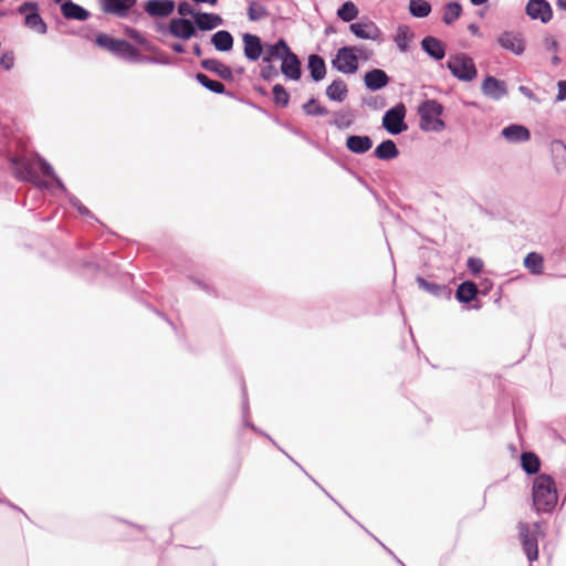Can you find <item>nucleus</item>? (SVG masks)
<instances>
[{
	"label": "nucleus",
	"mask_w": 566,
	"mask_h": 566,
	"mask_svg": "<svg viewBox=\"0 0 566 566\" xmlns=\"http://www.w3.org/2000/svg\"><path fill=\"white\" fill-rule=\"evenodd\" d=\"M473 6H481L486 3L489 0H470Z\"/></svg>",
	"instance_id": "nucleus-59"
},
{
	"label": "nucleus",
	"mask_w": 566,
	"mask_h": 566,
	"mask_svg": "<svg viewBox=\"0 0 566 566\" xmlns=\"http://www.w3.org/2000/svg\"><path fill=\"white\" fill-rule=\"evenodd\" d=\"M18 11L20 13H25V15L30 12H36L38 11V4L35 2H24L18 8Z\"/></svg>",
	"instance_id": "nucleus-52"
},
{
	"label": "nucleus",
	"mask_w": 566,
	"mask_h": 566,
	"mask_svg": "<svg viewBox=\"0 0 566 566\" xmlns=\"http://www.w3.org/2000/svg\"><path fill=\"white\" fill-rule=\"evenodd\" d=\"M211 43L217 51L228 52L233 48V36L229 31L220 30L211 36Z\"/></svg>",
	"instance_id": "nucleus-27"
},
{
	"label": "nucleus",
	"mask_w": 566,
	"mask_h": 566,
	"mask_svg": "<svg viewBox=\"0 0 566 566\" xmlns=\"http://www.w3.org/2000/svg\"><path fill=\"white\" fill-rule=\"evenodd\" d=\"M533 503L538 512L551 511L557 503L555 482L548 474H539L533 483Z\"/></svg>",
	"instance_id": "nucleus-2"
},
{
	"label": "nucleus",
	"mask_w": 566,
	"mask_h": 566,
	"mask_svg": "<svg viewBox=\"0 0 566 566\" xmlns=\"http://www.w3.org/2000/svg\"><path fill=\"white\" fill-rule=\"evenodd\" d=\"M15 166H17V176L21 180L34 182L41 188L48 187V185L45 182L38 181L36 168H39L43 175H45L48 177H52L53 180L55 181L56 186L61 190L65 191V187H64L63 182L54 174V169L52 168V166L42 157L38 156L32 160H27V159L17 160Z\"/></svg>",
	"instance_id": "nucleus-1"
},
{
	"label": "nucleus",
	"mask_w": 566,
	"mask_h": 566,
	"mask_svg": "<svg viewBox=\"0 0 566 566\" xmlns=\"http://www.w3.org/2000/svg\"><path fill=\"white\" fill-rule=\"evenodd\" d=\"M552 61H553V64H555V65H557L560 62V60L557 55H554Z\"/></svg>",
	"instance_id": "nucleus-61"
},
{
	"label": "nucleus",
	"mask_w": 566,
	"mask_h": 566,
	"mask_svg": "<svg viewBox=\"0 0 566 566\" xmlns=\"http://www.w3.org/2000/svg\"><path fill=\"white\" fill-rule=\"evenodd\" d=\"M70 203L82 214V216H91V211L81 203V201L74 197L70 196Z\"/></svg>",
	"instance_id": "nucleus-49"
},
{
	"label": "nucleus",
	"mask_w": 566,
	"mask_h": 566,
	"mask_svg": "<svg viewBox=\"0 0 566 566\" xmlns=\"http://www.w3.org/2000/svg\"><path fill=\"white\" fill-rule=\"evenodd\" d=\"M525 11L532 20H539L542 23H548L553 18L552 7L546 0H530Z\"/></svg>",
	"instance_id": "nucleus-9"
},
{
	"label": "nucleus",
	"mask_w": 566,
	"mask_h": 566,
	"mask_svg": "<svg viewBox=\"0 0 566 566\" xmlns=\"http://www.w3.org/2000/svg\"><path fill=\"white\" fill-rule=\"evenodd\" d=\"M273 99L275 104L285 107L289 104L290 95L281 84L273 86Z\"/></svg>",
	"instance_id": "nucleus-42"
},
{
	"label": "nucleus",
	"mask_w": 566,
	"mask_h": 566,
	"mask_svg": "<svg viewBox=\"0 0 566 566\" xmlns=\"http://www.w3.org/2000/svg\"><path fill=\"white\" fill-rule=\"evenodd\" d=\"M557 86H558L557 101H565L566 99V81H559Z\"/></svg>",
	"instance_id": "nucleus-54"
},
{
	"label": "nucleus",
	"mask_w": 566,
	"mask_h": 566,
	"mask_svg": "<svg viewBox=\"0 0 566 566\" xmlns=\"http://www.w3.org/2000/svg\"><path fill=\"white\" fill-rule=\"evenodd\" d=\"M557 6L559 9L566 10V0H557Z\"/></svg>",
	"instance_id": "nucleus-60"
},
{
	"label": "nucleus",
	"mask_w": 566,
	"mask_h": 566,
	"mask_svg": "<svg viewBox=\"0 0 566 566\" xmlns=\"http://www.w3.org/2000/svg\"><path fill=\"white\" fill-rule=\"evenodd\" d=\"M25 25L40 34L46 33V23L36 12H30L25 15Z\"/></svg>",
	"instance_id": "nucleus-37"
},
{
	"label": "nucleus",
	"mask_w": 566,
	"mask_h": 566,
	"mask_svg": "<svg viewBox=\"0 0 566 566\" xmlns=\"http://www.w3.org/2000/svg\"><path fill=\"white\" fill-rule=\"evenodd\" d=\"M544 45H545V49L549 52H556L558 50V42L557 40L552 36V35H548L544 39Z\"/></svg>",
	"instance_id": "nucleus-51"
},
{
	"label": "nucleus",
	"mask_w": 566,
	"mask_h": 566,
	"mask_svg": "<svg viewBox=\"0 0 566 566\" xmlns=\"http://www.w3.org/2000/svg\"><path fill=\"white\" fill-rule=\"evenodd\" d=\"M0 65L7 71L11 70L14 65L13 54L11 52L3 53L0 57Z\"/></svg>",
	"instance_id": "nucleus-47"
},
{
	"label": "nucleus",
	"mask_w": 566,
	"mask_h": 566,
	"mask_svg": "<svg viewBox=\"0 0 566 566\" xmlns=\"http://www.w3.org/2000/svg\"><path fill=\"white\" fill-rule=\"evenodd\" d=\"M196 78L203 87L213 93L223 94L226 92V87L221 82L211 80L203 73H198Z\"/></svg>",
	"instance_id": "nucleus-38"
},
{
	"label": "nucleus",
	"mask_w": 566,
	"mask_h": 566,
	"mask_svg": "<svg viewBox=\"0 0 566 566\" xmlns=\"http://www.w3.org/2000/svg\"><path fill=\"white\" fill-rule=\"evenodd\" d=\"M61 11L65 19L84 21L90 17V13L83 7L74 3L72 0H64L61 4Z\"/></svg>",
	"instance_id": "nucleus-22"
},
{
	"label": "nucleus",
	"mask_w": 566,
	"mask_h": 566,
	"mask_svg": "<svg viewBox=\"0 0 566 566\" xmlns=\"http://www.w3.org/2000/svg\"><path fill=\"white\" fill-rule=\"evenodd\" d=\"M178 13L182 17H187V15H190L192 18H195L196 13L191 7V4H189L188 2L184 1V2H180L178 4Z\"/></svg>",
	"instance_id": "nucleus-48"
},
{
	"label": "nucleus",
	"mask_w": 566,
	"mask_h": 566,
	"mask_svg": "<svg viewBox=\"0 0 566 566\" xmlns=\"http://www.w3.org/2000/svg\"><path fill=\"white\" fill-rule=\"evenodd\" d=\"M469 29H470L472 32H476V31H478V27H476V25H474V24H471V25L469 27Z\"/></svg>",
	"instance_id": "nucleus-62"
},
{
	"label": "nucleus",
	"mask_w": 566,
	"mask_h": 566,
	"mask_svg": "<svg viewBox=\"0 0 566 566\" xmlns=\"http://www.w3.org/2000/svg\"><path fill=\"white\" fill-rule=\"evenodd\" d=\"M373 146L369 136L350 135L346 140V147L355 154H365Z\"/></svg>",
	"instance_id": "nucleus-25"
},
{
	"label": "nucleus",
	"mask_w": 566,
	"mask_h": 566,
	"mask_svg": "<svg viewBox=\"0 0 566 566\" xmlns=\"http://www.w3.org/2000/svg\"><path fill=\"white\" fill-rule=\"evenodd\" d=\"M175 7L176 4L172 0H148L144 6V10L150 17L165 18L174 12Z\"/></svg>",
	"instance_id": "nucleus-12"
},
{
	"label": "nucleus",
	"mask_w": 566,
	"mask_h": 566,
	"mask_svg": "<svg viewBox=\"0 0 566 566\" xmlns=\"http://www.w3.org/2000/svg\"><path fill=\"white\" fill-rule=\"evenodd\" d=\"M364 82L368 90L378 91L389 83V77L385 71L374 69L365 74Z\"/></svg>",
	"instance_id": "nucleus-20"
},
{
	"label": "nucleus",
	"mask_w": 566,
	"mask_h": 566,
	"mask_svg": "<svg viewBox=\"0 0 566 566\" xmlns=\"http://www.w3.org/2000/svg\"><path fill=\"white\" fill-rule=\"evenodd\" d=\"M170 48H171V50H172L174 52H176V53H184V52H185V48H184V45H182V44H180V43H174V44H171V46H170Z\"/></svg>",
	"instance_id": "nucleus-56"
},
{
	"label": "nucleus",
	"mask_w": 566,
	"mask_h": 566,
	"mask_svg": "<svg viewBox=\"0 0 566 566\" xmlns=\"http://www.w3.org/2000/svg\"><path fill=\"white\" fill-rule=\"evenodd\" d=\"M518 91L527 98L530 99H535V95L534 93L532 92L531 88H528L527 86H524V85H521L518 87Z\"/></svg>",
	"instance_id": "nucleus-55"
},
{
	"label": "nucleus",
	"mask_w": 566,
	"mask_h": 566,
	"mask_svg": "<svg viewBox=\"0 0 566 566\" xmlns=\"http://www.w3.org/2000/svg\"><path fill=\"white\" fill-rule=\"evenodd\" d=\"M337 15L345 22H350L358 15V9L354 2L347 1L337 10Z\"/></svg>",
	"instance_id": "nucleus-39"
},
{
	"label": "nucleus",
	"mask_w": 566,
	"mask_h": 566,
	"mask_svg": "<svg viewBox=\"0 0 566 566\" xmlns=\"http://www.w3.org/2000/svg\"><path fill=\"white\" fill-rule=\"evenodd\" d=\"M53 1H54V2H56V3H61V4H62V2H63L64 0H53Z\"/></svg>",
	"instance_id": "nucleus-63"
},
{
	"label": "nucleus",
	"mask_w": 566,
	"mask_h": 566,
	"mask_svg": "<svg viewBox=\"0 0 566 566\" xmlns=\"http://www.w3.org/2000/svg\"><path fill=\"white\" fill-rule=\"evenodd\" d=\"M269 15L266 7L260 1H250L248 6V18L252 22L260 21Z\"/></svg>",
	"instance_id": "nucleus-35"
},
{
	"label": "nucleus",
	"mask_w": 566,
	"mask_h": 566,
	"mask_svg": "<svg viewBox=\"0 0 566 566\" xmlns=\"http://www.w3.org/2000/svg\"><path fill=\"white\" fill-rule=\"evenodd\" d=\"M447 67L454 77L464 82H471L478 74L473 60L463 53L450 56Z\"/></svg>",
	"instance_id": "nucleus-5"
},
{
	"label": "nucleus",
	"mask_w": 566,
	"mask_h": 566,
	"mask_svg": "<svg viewBox=\"0 0 566 566\" xmlns=\"http://www.w3.org/2000/svg\"><path fill=\"white\" fill-rule=\"evenodd\" d=\"M501 134L509 143L513 144L525 143L531 138L528 128L520 124H511L504 127Z\"/></svg>",
	"instance_id": "nucleus-17"
},
{
	"label": "nucleus",
	"mask_w": 566,
	"mask_h": 566,
	"mask_svg": "<svg viewBox=\"0 0 566 566\" xmlns=\"http://www.w3.org/2000/svg\"><path fill=\"white\" fill-rule=\"evenodd\" d=\"M416 281H417V284L419 285V287L421 290H423V291H426L429 294L434 295V296L440 295V293L443 290L442 285H439V284H437L434 282H429V281L424 280L421 276H417Z\"/></svg>",
	"instance_id": "nucleus-41"
},
{
	"label": "nucleus",
	"mask_w": 566,
	"mask_h": 566,
	"mask_svg": "<svg viewBox=\"0 0 566 566\" xmlns=\"http://www.w3.org/2000/svg\"><path fill=\"white\" fill-rule=\"evenodd\" d=\"M201 66L212 73H216L218 76H220L223 80H232L233 73L232 70L226 65L224 63L220 62L216 59H206L201 61Z\"/></svg>",
	"instance_id": "nucleus-23"
},
{
	"label": "nucleus",
	"mask_w": 566,
	"mask_h": 566,
	"mask_svg": "<svg viewBox=\"0 0 566 566\" xmlns=\"http://www.w3.org/2000/svg\"><path fill=\"white\" fill-rule=\"evenodd\" d=\"M521 464L527 474H535L539 470L541 462L538 457L533 452H523L521 455Z\"/></svg>",
	"instance_id": "nucleus-34"
},
{
	"label": "nucleus",
	"mask_w": 566,
	"mask_h": 566,
	"mask_svg": "<svg viewBox=\"0 0 566 566\" xmlns=\"http://www.w3.org/2000/svg\"><path fill=\"white\" fill-rule=\"evenodd\" d=\"M113 54L130 62H138L142 60L138 50L125 40L117 41Z\"/></svg>",
	"instance_id": "nucleus-24"
},
{
	"label": "nucleus",
	"mask_w": 566,
	"mask_h": 566,
	"mask_svg": "<svg viewBox=\"0 0 566 566\" xmlns=\"http://www.w3.org/2000/svg\"><path fill=\"white\" fill-rule=\"evenodd\" d=\"M422 50L436 61H440L446 55V46L439 39L428 35L421 41Z\"/></svg>",
	"instance_id": "nucleus-19"
},
{
	"label": "nucleus",
	"mask_w": 566,
	"mask_h": 566,
	"mask_svg": "<svg viewBox=\"0 0 566 566\" xmlns=\"http://www.w3.org/2000/svg\"><path fill=\"white\" fill-rule=\"evenodd\" d=\"M462 7L458 2H449L443 12L442 20L446 24L453 23L461 15Z\"/></svg>",
	"instance_id": "nucleus-40"
},
{
	"label": "nucleus",
	"mask_w": 566,
	"mask_h": 566,
	"mask_svg": "<svg viewBox=\"0 0 566 566\" xmlns=\"http://www.w3.org/2000/svg\"><path fill=\"white\" fill-rule=\"evenodd\" d=\"M409 11L416 18H426L431 12V4L426 0H410Z\"/></svg>",
	"instance_id": "nucleus-36"
},
{
	"label": "nucleus",
	"mask_w": 566,
	"mask_h": 566,
	"mask_svg": "<svg viewBox=\"0 0 566 566\" xmlns=\"http://www.w3.org/2000/svg\"><path fill=\"white\" fill-rule=\"evenodd\" d=\"M244 55L250 61H256L263 53V45L258 35L244 33L242 35Z\"/></svg>",
	"instance_id": "nucleus-16"
},
{
	"label": "nucleus",
	"mask_w": 566,
	"mask_h": 566,
	"mask_svg": "<svg viewBox=\"0 0 566 566\" xmlns=\"http://www.w3.org/2000/svg\"><path fill=\"white\" fill-rule=\"evenodd\" d=\"M303 109L307 115L324 116L328 113L327 108L321 106L315 98H311L303 105Z\"/></svg>",
	"instance_id": "nucleus-43"
},
{
	"label": "nucleus",
	"mask_w": 566,
	"mask_h": 566,
	"mask_svg": "<svg viewBox=\"0 0 566 566\" xmlns=\"http://www.w3.org/2000/svg\"><path fill=\"white\" fill-rule=\"evenodd\" d=\"M196 3H208L210 6H216L218 0H192Z\"/></svg>",
	"instance_id": "nucleus-57"
},
{
	"label": "nucleus",
	"mask_w": 566,
	"mask_h": 566,
	"mask_svg": "<svg viewBox=\"0 0 566 566\" xmlns=\"http://www.w3.org/2000/svg\"><path fill=\"white\" fill-rule=\"evenodd\" d=\"M193 53H195V55H197V56H200V55L202 54V51H201V48H200V45H199V44H195V46H193Z\"/></svg>",
	"instance_id": "nucleus-58"
},
{
	"label": "nucleus",
	"mask_w": 566,
	"mask_h": 566,
	"mask_svg": "<svg viewBox=\"0 0 566 566\" xmlns=\"http://www.w3.org/2000/svg\"><path fill=\"white\" fill-rule=\"evenodd\" d=\"M349 29L358 39L364 40H378L381 34L379 28L371 21L352 23Z\"/></svg>",
	"instance_id": "nucleus-15"
},
{
	"label": "nucleus",
	"mask_w": 566,
	"mask_h": 566,
	"mask_svg": "<svg viewBox=\"0 0 566 566\" xmlns=\"http://www.w3.org/2000/svg\"><path fill=\"white\" fill-rule=\"evenodd\" d=\"M349 48L353 50V53L357 60L361 59L367 61L373 54V51L365 45H352Z\"/></svg>",
	"instance_id": "nucleus-45"
},
{
	"label": "nucleus",
	"mask_w": 566,
	"mask_h": 566,
	"mask_svg": "<svg viewBox=\"0 0 566 566\" xmlns=\"http://www.w3.org/2000/svg\"><path fill=\"white\" fill-rule=\"evenodd\" d=\"M375 156L381 160H390L399 155V150L391 139L381 142L375 149Z\"/></svg>",
	"instance_id": "nucleus-30"
},
{
	"label": "nucleus",
	"mask_w": 566,
	"mask_h": 566,
	"mask_svg": "<svg viewBox=\"0 0 566 566\" xmlns=\"http://www.w3.org/2000/svg\"><path fill=\"white\" fill-rule=\"evenodd\" d=\"M482 266L483 262L478 258H470L468 260V268L474 274L479 273L482 270Z\"/></svg>",
	"instance_id": "nucleus-50"
},
{
	"label": "nucleus",
	"mask_w": 566,
	"mask_h": 566,
	"mask_svg": "<svg viewBox=\"0 0 566 566\" xmlns=\"http://www.w3.org/2000/svg\"><path fill=\"white\" fill-rule=\"evenodd\" d=\"M332 66L340 73L354 74L358 70V62L349 46L337 50L332 60Z\"/></svg>",
	"instance_id": "nucleus-7"
},
{
	"label": "nucleus",
	"mask_w": 566,
	"mask_h": 566,
	"mask_svg": "<svg viewBox=\"0 0 566 566\" xmlns=\"http://www.w3.org/2000/svg\"><path fill=\"white\" fill-rule=\"evenodd\" d=\"M127 34L130 39L135 40L136 42H138L140 44L145 43V39L137 30L129 29V30H127Z\"/></svg>",
	"instance_id": "nucleus-53"
},
{
	"label": "nucleus",
	"mask_w": 566,
	"mask_h": 566,
	"mask_svg": "<svg viewBox=\"0 0 566 566\" xmlns=\"http://www.w3.org/2000/svg\"><path fill=\"white\" fill-rule=\"evenodd\" d=\"M443 106L434 99H426L419 106L420 128L424 132H441L446 124L440 118Z\"/></svg>",
	"instance_id": "nucleus-4"
},
{
	"label": "nucleus",
	"mask_w": 566,
	"mask_h": 566,
	"mask_svg": "<svg viewBox=\"0 0 566 566\" xmlns=\"http://www.w3.org/2000/svg\"><path fill=\"white\" fill-rule=\"evenodd\" d=\"M406 107L402 103L389 108L382 117L384 128L392 134L398 135L407 130L408 126L405 123Z\"/></svg>",
	"instance_id": "nucleus-6"
},
{
	"label": "nucleus",
	"mask_w": 566,
	"mask_h": 566,
	"mask_svg": "<svg viewBox=\"0 0 566 566\" xmlns=\"http://www.w3.org/2000/svg\"><path fill=\"white\" fill-rule=\"evenodd\" d=\"M552 153L556 170L559 172L566 170V145L560 140H554L552 143Z\"/></svg>",
	"instance_id": "nucleus-31"
},
{
	"label": "nucleus",
	"mask_w": 566,
	"mask_h": 566,
	"mask_svg": "<svg viewBox=\"0 0 566 566\" xmlns=\"http://www.w3.org/2000/svg\"><path fill=\"white\" fill-rule=\"evenodd\" d=\"M277 75H279V72H277L276 67L270 63H268V65H265L261 69V76H262V78H264L266 81H271V80L277 77Z\"/></svg>",
	"instance_id": "nucleus-46"
},
{
	"label": "nucleus",
	"mask_w": 566,
	"mask_h": 566,
	"mask_svg": "<svg viewBox=\"0 0 566 566\" xmlns=\"http://www.w3.org/2000/svg\"><path fill=\"white\" fill-rule=\"evenodd\" d=\"M348 88L343 80L333 81L326 88V95L331 101L343 102L347 97Z\"/></svg>",
	"instance_id": "nucleus-29"
},
{
	"label": "nucleus",
	"mask_w": 566,
	"mask_h": 566,
	"mask_svg": "<svg viewBox=\"0 0 566 566\" xmlns=\"http://www.w3.org/2000/svg\"><path fill=\"white\" fill-rule=\"evenodd\" d=\"M290 46L286 41L280 39L276 43L266 45L263 54V62L271 63L273 60H283L290 51Z\"/></svg>",
	"instance_id": "nucleus-21"
},
{
	"label": "nucleus",
	"mask_w": 566,
	"mask_h": 566,
	"mask_svg": "<svg viewBox=\"0 0 566 566\" xmlns=\"http://www.w3.org/2000/svg\"><path fill=\"white\" fill-rule=\"evenodd\" d=\"M282 74L290 80L298 81L302 75L301 61L297 55L291 50L284 56L281 63Z\"/></svg>",
	"instance_id": "nucleus-13"
},
{
	"label": "nucleus",
	"mask_w": 566,
	"mask_h": 566,
	"mask_svg": "<svg viewBox=\"0 0 566 566\" xmlns=\"http://www.w3.org/2000/svg\"><path fill=\"white\" fill-rule=\"evenodd\" d=\"M169 33L181 40H189L197 34L195 22L186 18H174L168 24Z\"/></svg>",
	"instance_id": "nucleus-8"
},
{
	"label": "nucleus",
	"mask_w": 566,
	"mask_h": 566,
	"mask_svg": "<svg viewBox=\"0 0 566 566\" xmlns=\"http://www.w3.org/2000/svg\"><path fill=\"white\" fill-rule=\"evenodd\" d=\"M518 537L523 546V551L528 559L533 563L538 558V536H544L538 522L526 523L520 522L517 525Z\"/></svg>",
	"instance_id": "nucleus-3"
},
{
	"label": "nucleus",
	"mask_w": 566,
	"mask_h": 566,
	"mask_svg": "<svg viewBox=\"0 0 566 566\" xmlns=\"http://www.w3.org/2000/svg\"><path fill=\"white\" fill-rule=\"evenodd\" d=\"M136 1L137 0H101V6L105 13L125 18L129 10L136 4Z\"/></svg>",
	"instance_id": "nucleus-14"
},
{
	"label": "nucleus",
	"mask_w": 566,
	"mask_h": 566,
	"mask_svg": "<svg viewBox=\"0 0 566 566\" xmlns=\"http://www.w3.org/2000/svg\"><path fill=\"white\" fill-rule=\"evenodd\" d=\"M117 41L118 39H114L107 34H104V33H99L96 35V39H95V43L101 46V48H104L106 49L107 51L112 52L114 51L115 49V45L117 44Z\"/></svg>",
	"instance_id": "nucleus-44"
},
{
	"label": "nucleus",
	"mask_w": 566,
	"mask_h": 566,
	"mask_svg": "<svg viewBox=\"0 0 566 566\" xmlns=\"http://www.w3.org/2000/svg\"><path fill=\"white\" fill-rule=\"evenodd\" d=\"M476 295L478 286L471 281L461 283L455 291V297L460 303H470Z\"/></svg>",
	"instance_id": "nucleus-28"
},
{
	"label": "nucleus",
	"mask_w": 566,
	"mask_h": 566,
	"mask_svg": "<svg viewBox=\"0 0 566 566\" xmlns=\"http://www.w3.org/2000/svg\"><path fill=\"white\" fill-rule=\"evenodd\" d=\"M497 43L504 50L511 51L516 55H521L525 50L524 41L521 34L511 31L501 33L497 38Z\"/></svg>",
	"instance_id": "nucleus-11"
},
{
	"label": "nucleus",
	"mask_w": 566,
	"mask_h": 566,
	"mask_svg": "<svg viewBox=\"0 0 566 566\" xmlns=\"http://www.w3.org/2000/svg\"><path fill=\"white\" fill-rule=\"evenodd\" d=\"M481 91L486 97L499 101L507 94V86L504 81L486 76L481 85Z\"/></svg>",
	"instance_id": "nucleus-10"
},
{
	"label": "nucleus",
	"mask_w": 566,
	"mask_h": 566,
	"mask_svg": "<svg viewBox=\"0 0 566 566\" xmlns=\"http://www.w3.org/2000/svg\"><path fill=\"white\" fill-rule=\"evenodd\" d=\"M307 67L310 70L311 77L315 82L322 81L326 75L325 61L317 54H311L308 56Z\"/></svg>",
	"instance_id": "nucleus-26"
},
{
	"label": "nucleus",
	"mask_w": 566,
	"mask_h": 566,
	"mask_svg": "<svg viewBox=\"0 0 566 566\" xmlns=\"http://www.w3.org/2000/svg\"><path fill=\"white\" fill-rule=\"evenodd\" d=\"M543 263H544V260H543L542 255L536 252L528 253L524 259V266L532 274H535V275L543 273V269H544Z\"/></svg>",
	"instance_id": "nucleus-33"
},
{
	"label": "nucleus",
	"mask_w": 566,
	"mask_h": 566,
	"mask_svg": "<svg viewBox=\"0 0 566 566\" xmlns=\"http://www.w3.org/2000/svg\"><path fill=\"white\" fill-rule=\"evenodd\" d=\"M196 29L210 31L223 24V19L217 13L197 12L195 18Z\"/></svg>",
	"instance_id": "nucleus-18"
},
{
	"label": "nucleus",
	"mask_w": 566,
	"mask_h": 566,
	"mask_svg": "<svg viewBox=\"0 0 566 566\" xmlns=\"http://www.w3.org/2000/svg\"><path fill=\"white\" fill-rule=\"evenodd\" d=\"M413 39V33L408 25H399L395 35V42L401 52L408 50L409 43Z\"/></svg>",
	"instance_id": "nucleus-32"
}]
</instances>
